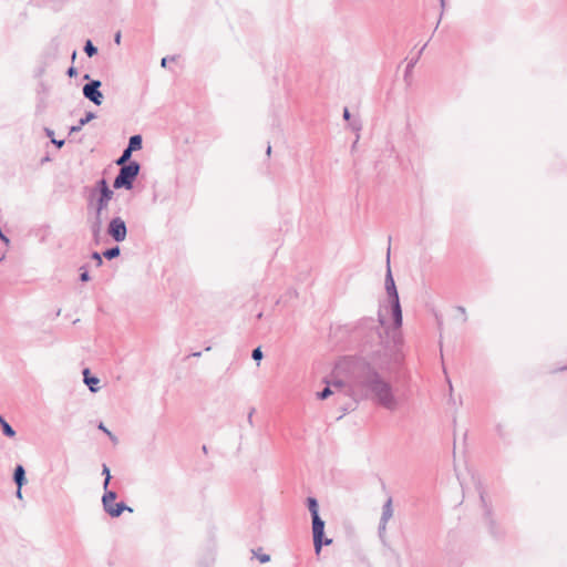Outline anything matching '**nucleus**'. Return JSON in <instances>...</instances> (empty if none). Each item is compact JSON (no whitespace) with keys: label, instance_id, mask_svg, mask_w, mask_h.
Listing matches in <instances>:
<instances>
[{"label":"nucleus","instance_id":"obj_1","mask_svg":"<svg viewBox=\"0 0 567 567\" xmlns=\"http://www.w3.org/2000/svg\"><path fill=\"white\" fill-rule=\"evenodd\" d=\"M349 391L354 400L372 399L389 411H395L399 406V400L390 382L369 363L362 364L353 373Z\"/></svg>","mask_w":567,"mask_h":567},{"label":"nucleus","instance_id":"obj_2","mask_svg":"<svg viewBox=\"0 0 567 567\" xmlns=\"http://www.w3.org/2000/svg\"><path fill=\"white\" fill-rule=\"evenodd\" d=\"M106 200V178L102 177L95 187L89 189L87 214L91 229L96 241L100 240L102 227V210Z\"/></svg>","mask_w":567,"mask_h":567},{"label":"nucleus","instance_id":"obj_3","mask_svg":"<svg viewBox=\"0 0 567 567\" xmlns=\"http://www.w3.org/2000/svg\"><path fill=\"white\" fill-rule=\"evenodd\" d=\"M386 264H388V270L385 275V291L388 293L390 303H391V310H392V318H393V324L395 329H400L402 327V309L400 305V298L396 290V286L391 272L390 268V247L388 248V256H386Z\"/></svg>","mask_w":567,"mask_h":567},{"label":"nucleus","instance_id":"obj_4","mask_svg":"<svg viewBox=\"0 0 567 567\" xmlns=\"http://www.w3.org/2000/svg\"><path fill=\"white\" fill-rule=\"evenodd\" d=\"M141 165L138 162L133 161L127 165L121 166L117 176L114 178L113 187L115 189L131 190L133 188L134 181L138 176Z\"/></svg>","mask_w":567,"mask_h":567},{"label":"nucleus","instance_id":"obj_5","mask_svg":"<svg viewBox=\"0 0 567 567\" xmlns=\"http://www.w3.org/2000/svg\"><path fill=\"white\" fill-rule=\"evenodd\" d=\"M383 324H384V319H383L382 315L379 313L378 324H375V321L373 318H363L358 322L357 329L358 330H365V329L370 330L382 342L383 341V337H382Z\"/></svg>","mask_w":567,"mask_h":567},{"label":"nucleus","instance_id":"obj_6","mask_svg":"<svg viewBox=\"0 0 567 567\" xmlns=\"http://www.w3.org/2000/svg\"><path fill=\"white\" fill-rule=\"evenodd\" d=\"M126 224L121 217H114L109 221V236H111L115 241H123L126 238Z\"/></svg>","mask_w":567,"mask_h":567},{"label":"nucleus","instance_id":"obj_7","mask_svg":"<svg viewBox=\"0 0 567 567\" xmlns=\"http://www.w3.org/2000/svg\"><path fill=\"white\" fill-rule=\"evenodd\" d=\"M312 518V537L316 555L321 551V536L324 535V520L321 519L320 515H313Z\"/></svg>","mask_w":567,"mask_h":567},{"label":"nucleus","instance_id":"obj_8","mask_svg":"<svg viewBox=\"0 0 567 567\" xmlns=\"http://www.w3.org/2000/svg\"><path fill=\"white\" fill-rule=\"evenodd\" d=\"M101 82L100 81H92L84 85L83 87V94L86 99L95 103L96 105H100L103 100V95L100 92Z\"/></svg>","mask_w":567,"mask_h":567},{"label":"nucleus","instance_id":"obj_9","mask_svg":"<svg viewBox=\"0 0 567 567\" xmlns=\"http://www.w3.org/2000/svg\"><path fill=\"white\" fill-rule=\"evenodd\" d=\"M124 511L130 513L133 512V509L126 506L123 502L109 504V516L118 517Z\"/></svg>","mask_w":567,"mask_h":567},{"label":"nucleus","instance_id":"obj_10","mask_svg":"<svg viewBox=\"0 0 567 567\" xmlns=\"http://www.w3.org/2000/svg\"><path fill=\"white\" fill-rule=\"evenodd\" d=\"M83 375H84V383L89 386V389L92 392H96L97 389H99L97 385L100 383V380L96 377H92L90 374V370L89 369H84Z\"/></svg>","mask_w":567,"mask_h":567},{"label":"nucleus","instance_id":"obj_11","mask_svg":"<svg viewBox=\"0 0 567 567\" xmlns=\"http://www.w3.org/2000/svg\"><path fill=\"white\" fill-rule=\"evenodd\" d=\"M13 480L19 489L25 484V471L22 465H17L14 468Z\"/></svg>","mask_w":567,"mask_h":567},{"label":"nucleus","instance_id":"obj_12","mask_svg":"<svg viewBox=\"0 0 567 567\" xmlns=\"http://www.w3.org/2000/svg\"><path fill=\"white\" fill-rule=\"evenodd\" d=\"M142 146H143L142 135L136 134V135H133L130 137L126 148L133 153V152L140 151L142 148Z\"/></svg>","mask_w":567,"mask_h":567},{"label":"nucleus","instance_id":"obj_13","mask_svg":"<svg viewBox=\"0 0 567 567\" xmlns=\"http://www.w3.org/2000/svg\"><path fill=\"white\" fill-rule=\"evenodd\" d=\"M393 515V508H392V498H388L386 502L382 506V516L381 519L384 522H389V519Z\"/></svg>","mask_w":567,"mask_h":567},{"label":"nucleus","instance_id":"obj_14","mask_svg":"<svg viewBox=\"0 0 567 567\" xmlns=\"http://www.w3.org/2000/svg\"><path fill=\"white\" fill-rule=\"evenodd\" d=\"M132 152H130L126 147L123 150L122 155L115 161V164L118 166L127 165L131 161Z\"/></svg>","mask_w":567,"mask_h":567},{"label":"nucleus","instance_id":"obj_15","mask_svg":"<svg viewBox=\"0 0 567 567\" xmlns=\"http://www.w3.org/2000/svg\"><path fill=\"white\" fill-rule=\"evenodd\" d=\"M0 425L2 427L3 434L13 437L16 435V431L12 429V426L2 417L0 414Z\"/></svg>","mask_w":567,"mask_h":567},{"label":"nucleus","instance_id":"obj_16","mask_svg":"<svg viewBox=\"0 0 567 567\" xmlns=\"http://www.w3.org/2000/svg\"><path fill=\"white\" fill-rule=\"evenodd\" d=\"M307 504L311 516L319 515V505L315 497H308Z\"/></svg>","mask_w":567,"mask_h":567},{"label":"nucleus","instance_id":"obj_17","mask_svg":"<svg viewBox=\"0 0 567 567\" xmlns=\"http://www.w3.org/2000/svg\"><path fill=\"white\" fill-rule=\"evenodd\" d=\"M332 393H333V391L331 390L330 383H329V382H327L326 388H324L322 391H320V392H318V393H317V398H318L319 400H326V399H327V398H329Z\"/></svg>","mask_w":567,"mask_h":567},{"label":"nucleus","instance_id":"obj_18","mask_svg":"<svg viewBox=\"0 0 567 567\" xmlns=\"http://www.w3.org/2000/svg\"><path fill=\"white\" fill-rule=\"evenodd\" d=\"M425 47H426V44H424V45L421 48V50L419 51L417 56H416L415 59L411 60V61L408 63L406 69H405V75H408V74L412 71V69H413V68H414V65L416 64L417 59H419V56L422 54V52H423V50L425 49Z\"/></svg>","mask_w":567,"mask_h":567},{"label":"nucleus","instance_id":"obj_19","mask_svg":"<svg viewBox=\"0 0 567 567\" xmlns=\"http://www.w3.org/2000/svg\"><path fill=\"white\" fill-rule=\"evenodd\" d=\"M102 257L106 258V249L102 250V252H93L92 259L95 261L96 267L102 265Z\"/></svg>","mask_w":567,"mask_h":567},{"label":"nucleus","instance_id":"obj_20","mask_svg":"<svg viewBox=\"0 0 567 567\" xmlns=\"http://www.w3.org/2000/svg\"><path fill=\"white\" fill-rule=\"evenodd\" d=\"M121 254L120 246L115 245L113 247H109V260H112L116 257H118Z\"/></svg>","mask_w":567,"mask_h":567},{"label":"nucleus","instance_id":"obj_21","mask_svg":"<svg viewBox=\"0 0 567 567\" xmlns=\"http://www.w3.org/2000/svg\"><path fill=\"white\" fill-rule=\"evenodd\" d=\"M84 51L89 56H92L96 53V48L93 45V43L89 40L85 43Z\"/></svg>","mask_w":567,"mask_h":567},{"label":"nucleus","instance_id":"obj_22","mask_svg":"<svg viewBox=\"0 0 567 567\" xmlns=\"http://www.w3.org/2000/svg\"><path fill=\"white\" fill-rule=\"evenodd\" d=\"M262 357L264 354L260 347H257L256 349L252 350L251 358L255 361L259 362L262 359Z\"/></svg>","mask_w":567,"mask_h":567},{"label":"nucleus","instance_id":"obj_23","mask_svg":"<svg viewBox=\"0 0 567 567\" xmlns=\"http://www.w3.org/2000/svg\"><path fill=\"white\" fill-rule=\"evenodd\" d=\"M252 553L258 558V560L262 564L268 563L270 560V556L268 554H259L255 550Z\"/></svg>","mask_w":567,"mask_h":567},{"label":"nucleus","instance_id":"obj_24","mask_svg":"<svg viewBox=\"0 0 567 567\" xmlns=\"http://www.w3.org/2000/svg\"><path fill=\"white\" fill-rule=\"evenodd\" d=\"M103 488H104V494L102 495V505H103V508L106 511V501H107V497H106V478L104 480L103 482Z\"/></svg>","mask_w":567,"mask_h":567},{"label":"nucleus","instance_id":"obj_25","mask_svg":"<svg viewBox=\"0 0 567 567\" xmlns=\"http://www.w3.org/2000/svg\"><path fill=\"white\" fill-rule=\"evenodd\" d=\"M480 497H481V501H482V503H483V505H484V507H485V514H486V516L488 517V516L491 515V509H489V508L487 507V505H486L485 496H484V493H483V492H481V493H480Z\"/></svg>","mask_w":567,"mask_h":567},{"label":"nucleus","instance_id":"obj_26","mask_svg":"<svg viewBox=\"0 0 567 567\" xmlns=\"http://www.w3.org/2000/svg\"><path fill=\"white\" fill-rule=\"evenodd\" d=\"M117 494L114 491L109 489V504H113L116 499Z\"/></svg>","mask_w":567,"mask_h":567},{"label":"nucleus","instance_id":"obj_27","mask_svg":"<svg viewBox=\"0 0 567 567\" xmlns=\"http://www.w3.org/2000/svg\"><path fill=\"white\" fill-rule=\"evenodd\" d=\"M386 524H388V522H384V520L380 519V523H379V532L380 533L385 530Z\"/></svg>","mask_w":567,"mask_h":567},{"label":"nucleus","instance_id":"obj_28","mask_svg":"<svg viewBox=\"0 0 567 567\" xmlns=\"http://www.w3.org/2000/svg\"><path fill=\"white\" fill-rule=\"evenodd\" d=\"M332 544V539L331 538H323V536H321V547L323 545L328 546V545H331Z\"/></svg>","mask_w":567,"mask_h":567},{"label":"nucleus","instance_id":"obj_29","mask_svg":"<svg viewBox=\"0 0 567 567\" xmlns=\"http://www.w3.org/2000/svg\"><path fill=\"white\" fill-rule=\"evenodd\" d=\"M350 116H351V114H350V112H349V109H348V107H344V110H343V118H344L346 121H349V120H350Z\"/></svg>","mask_w":567,"mask_h":567},{"label":"nucleus","instance_id":"obj_30","mask_svg":"<svg viewBox=\"0 0 567 567\" xmlns=\"http://www.w3.org/2000/svg\"><path fill=\"white\" fill-rule=\"evenodd\" d=\"M81 280L82 281H87L89 280V274L86 270H83L82 274H81Z\"/></svg>","mask_w":567,"mask_h":567},{"label":"nucleus","instance_id":"obj_31","mask_svg":"<svg viewBox=\"0 0 567 567\" xmlns=\"http://www.w3.org/2000/svg\"><path fill=\"white\" fill-rule=\"evenodd\" d=\"M351 127L354 131H360L361 130V124L359 122H353V123H351Z\"/></svg>","mask_w":567,"mask_h":567},{"label":"nucleus","instance_id":"obj_32","mask_svg":"<svg viewBox=\"0 0 567 567\" xmlns=\"http://www.w3.org/2000/svg\"><path fill=\"white\" fill-rule=\"evenodd\" d=\"M168 60H174V59L173 58H168V56L162 59L161 64H162L163 68H165L166 64H168Z\"/></svg>","mask_w":567,"mask_h":567},{"label":"nucleus","instance_id":"obj_33","mask_svg":"<svg viewBox=\"0 0 567 567\" xmlns=\"http://www.w3.org/2000/svg\"><path fill=\"white\" fill-rule=\"evenodd\" d=\"M68 74H69L70 76L75 75V74H76V69H75V68H73V66H71V68L68 70Z\"/></svg>","mask_w":567,"mask_h":567},{"label":"nucleus","instance_id":"obj_34","mask_svg":"<svg viewBox=\"0 0 567 567\" xmlns=\"http://www.w3.org/2000/svg\"><path fill=\"white\" fill-rule=\"evenodd\" d=\"M114 40H115V42H116L117 44H120V41H121V32H120V31H117V32L115 33V35H114Z\"/></svg>","mask_w":567,"mask_h":567},{"label":"nucleus","instance_id":"obj_35","mask_svg":"<svg viewBox=\"0 0 567 567\" xmlns=\"http://www.w3.org/2000/svg\"><path fill=\"white\" fill-rule=\"evenodd\" d=\"M343 385L342 381H333L332 386L340 389Z\"/></svg>","mask_w":567,"mask_h":567},{"label":"nucleus","instance_id":"obj_36","mask_svg":"<svg viewBox=\"0 0 567 567\" xmlns=\"http://www.w3.org/2000/svg\"><path fill=\"white\" fill-rule=\"evenodd\" d=\"M52 143H54L58 147H61L64 144V141L52 140Z\"/></svg>","mask_w":567,"mask_h":567},{"label":"nucleus","instance_id":"obj_37","mask_svg":"<svg viewBox=\"0 0 567 567\" xmlns=\"http://www.w3.org/2000/svg\"><path fill=\"white\" fill-rule=\"evenodd\" d=\"M99 429L106 433V425L104 424V422H100Z\"/></svg>","mask_w":567,"mask_h":567},{"label":"nucleus","instance_id":"obj_38","mask_svg":"<svg viewBox=\"0 0 567 567\" xmlns=\"http://www.w3.org/2000/svg\"><path fill=\"white\" fill-rule=\"evenodd\" d=\"M457 310L462 313V315H465V308L464 307H457ZM466 320V316H464V321Z\"/></svg>","mask_w":567,"mask_h":567},{"label":"nucleus","instance_id":"obj_39","mask_svg":"<svg viewBox=\"0 0 567 567\" xmlns=\"http://www.w3.org/2000/svg\"><path fill=\"white\" fill-rule=\"evenodd\" d=\"M107 435H109V440L116 442V437L113 436V434L110 431L107 432Z\"/></svg>","mask_w":567,"mask_h":567},{"label":"nucleus","instance_id":"obj_40","mask_svg":"<svg viewBox=\"0 0 567 567\" xmlns=\"http://www.w3.org/2000/svg\"><path fill=\"white\" fill-rule=\"evenodd\" d=\"M106 472H107L106 463H103L102 464V474L106 475Z\"/></svg>","mask_w":567,"mask_h":567},{"label":"nucleus","instance_id":"obj_41","mask_svg":"<svg viewBox=\"0 0 567 567\" xmlns=\"http://www.w3.org/2000/svg\"><path fill=\"white\" fill-rule=\"evenodd\" d=\"M85 117H86L87 121H91L94 117V114L93 113H87L85 115Z\"/></svg>","mask_w":567,"mask_h":567},{"label":"nucleus","instance_id":"obj_42","mask_svg":"<svg viewBox=\"0 0 567 567\" xmlns=\"http://www.w3.org/2000/svg\"><path fill=\"white\" fill-rule=\"evenodd\" d=\"M252 413H254V410H251L250 413L248 414V421L250 424L252 423Z\"/></svg>","mask_w":567,"mask_h":567},{"label":"nucleus","instance_id":"obj_43","mask_svg":"<svg viewBox=\"0 0 567 567\" xmlns=\"http://www.w3.org/2000/svg\"><path fill=\"white\" fill-rule=\"evenodd\" d=\"M89 121L86 120V117L84 118H81L80 120V126L84 125L85 123H87Z\"/></svg>","mask_w":567,"mask_h":567},{"label":"nucleus","instance_id":"obj_44","mask_svg":"<svg viewBox=\"0 0 567 567\" xmlns=\"http://www.w3.org/2000/svg\"><path fill=\"white\" fill-rule=\"evenodd\" d=\"M445 2H446V0H440V3H441V8H442V10H444V9H445Z\"/></svg>","mask_w":567,"mask_h":567},{"label":"nucleus","instance_id":"obj_45","mask_svg":"<svg viewBox=\"0 0 567 567\" xmlns=\"http://www.w3.org/2000/svg\"><path fill=\"white\" fill-rule=\"evenodd\" d=\"M17 496H18L19 498H21V496H22V494H21V489H19V488L17 489Z\"/></svg>","mask_w":567,"mask_h":567},{"label":"nucleus","instance_id":"obj_46","mask_svg":"<svg viewBox=\"0 0 567 567\" xmlns=\"http://www.w3.org/2000/svg\"><path fill=\"white\" fill-rule=\"evenodd\" d=\"M112 195H113V192L111 189H109V200H111Z\"/></svg>","mask_w":567,"mask_h":567},{"label":"nucleus","instance_id":"obj_47","mask_svg":"<svg viewBox=\"0 0 567 567\" xmlns=\"http://www.w3.org/2000/svg\"><path fill=\"white\" fill-rule=\"evenodd\" d=\"M270 152H271V146H270V145H268V147H267V154H268V155H270Z\"/></svg>","mask_w":567,"mask_h":567},{"label":"nucleus","instance_id":"obj_48","mask_svg":"<svg viewBox=\"0 0 567 567\" xmlns=\"http://www.w3.org/2000/svg\"><path fill=\"white\" fill-rule=\"evenodd\" d=\"M200 354H202L200 352H195V353H193L192 355H193V357H200Z\"/></svg>","mask_w":567,"mask_h":567},{"label":"nucleus","instance_id":"obj_49","mask_svg":"<svg viewBox=\"0 0 567 567\" xmlns=\"http://www.w3.org/2000/svg\"><path fill=\"white\" fill-rule=\"evenodd\" d=\"M47 133L49 136H51L53 134V132L51 130H47Z\"/></svg>","mask_w":567,"mask_h":567},{"label":"nucleus","instance_id":"obj_50","mask_svg":"<svg viewBox=\"0 0 567 567\" xmlns=\"http://www.w3.org/2000/svg\"><path fill=\"white\" fill-rule=\"evenodd\" d=\"M107 478H109V482L111 481L112 476H111V473L109 472V475H107Z\"/></svg>","mask_w":567,"mask_h":567}]
</instances>
